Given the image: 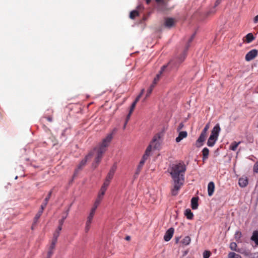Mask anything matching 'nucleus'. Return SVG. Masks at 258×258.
Segmentation results:
<instances>
[{
  "mask_svg": "<svg viewBox=\"0 0 258 258\" xmlns=\"http://www.w3.org/2000/svg\"><path fill=\"white\" fill-rule=\"evenodd\" d=\"M211 255V252L210 251L206 250L203 252L204 258H209Z\"/></svg>",
  "mask_w": 258,
  "mask_h": 258,
  "instance_id": "38",
  "label": "nucleus"
},
{
  "mask_svg": "<svg viewBox=\"0 0 258 258\" xmlns=\"http://www.w3.org/2000/svg\"><path fill=\"white\" fill-rule=\"evenodd\" d=\"M109 183H108L107 181H104L102 186L101 187V189L99 192L98 196L103 198V196L107 189V188L108 186L109 185Z\"/></svg>",
  "mask_w": 258,
  "mask_h": 258,
  "instance_id": "10",
  "label": "nucleus"
},
{
  "mask_svg": "<svg viewBox=\"0 0 258 258\" xmlns=\"http://www.w3.org/2000/svg\"><path fill=\"white\" fill-rule=\"evenodd\" d=\"M96 210V209L92 208L89 215L94 217L95 213Z\"/></svg>",
  "mask_w": 258,
  "mask_h": 258,
  "instance_id": "42",
  "label": "nucleus"
},
{
  "mask_svg": "<svg viewBox=\"0 0 258 258\" xmlns=\"http://www.w3.org/2000/svg\"><path fill=\"white\" fill-rule=\"evenodd\" d=\"M255 39V37L251 33H248L245 37L243 41L246 43H249Z\"/></svg>",
  "mask_w": 258,
  "mask_h": 258,
  "instance_id": "13",
  "label": "nucleus"
},
{
  "mask_svg": "<svg viewBox=\"0 0 258 258\" xmlns=\"http://www.w3.org/2000/svg\"><path fill=\"white\" fill-rule=\"evenodd\" d=\"M96 210V209L92 208L89 215L94 217L95 213Z\"/></svg>",
  "mask_w": 258,
  "mask_h": 258,
  "instance_id": "43",
  "label": "nucleus"
},
{
  "mask_svg": "<svg viewBox=\"0 0 258 258\" xmlns=\"http://www.w3.org/2000/svg\"><path fill=\"white\" fill-rule=\"evenodd\" d=\"M187 136V134L185 131H182L179 132L178 136L176 138V142L177 143L180 142L183 139L186 138Z\"/></svg>",
  "mask_w": 258,
  "mask_h": 258,
  "instance_id": "16",
  "label": "nucleus"
},
{
  "mask_svg": "<svg viewBox=\"0 0 258 258\" xmlns=\"http://www.w3.org/2000/svg\"><path fill=\"white\" fill-rule=\"evenodd\" d=\"M217 139V138L213 137V136L210 135L207 142V145L209 147H213L215 145Z\"/></svg>",
  "mask_w": 258,
  "mask_h": 258,
  "instance_id": "20",
  "label": "nucleus"
},
{
  "mask_svg": "<svg viewBox=\"0 0 258 258\" xmlns=\"http://www.w3.org/2000/svg\"><path fill=\"white\" fill-rule=\"evenodd\" d=\"M59 235V233L58 231H55L54 232L53 235V238H52V239L51 241V242H53V245L54 244V243H56L57 241V238L58 237Z\"/></svg>",
  "mask_w": 258,
  "mask_h": 258,
  "instance_id": "26",
  "label": "nucleus"
},
{
  "mask_svg": "<svg viewBox=\"0 0 258 258\" xmlns=\"http://www.w3.org/2000/svg\"><path fill=\"white\" fill-rule=\"evenodd\" d=\"M174 23V19L172 18H167L165 20V26L168 28L172 27Z\"/></svg>",
  "mask_w": 258,
  "mask_h": 258,
  "instance_id": "12",
  "label": "nucleus"
},
{
  "mask_svg": "<svg viewBox=\"0 0 258 258\" xmlns=\"http://www.w3.org/2000/svg\"><path fill=\"white\" fill-rule=\"evenodd\" d=\"M174 231V229L173 228L168 229L164 236V240L166 241H169L173 236Z\"/></svg>",
  "mask_w": 258,
  "mask_h": 258,
  "instance_id": "8",
  "label": "nucleus"
},
{
  "mask_svg": "<svg viewBox=\"0 0 258 258\" xmlns=\"http://www.w3.org/2000/svg\"><path fill=\"white\" fill-rule=\"evenodd\" d=\"M215 190V184L213 181H211L208 185V192L209 196L213 195Z\"/></svg>",
  "mask_w": 258,
  "mask_h": 258,
  "instance_id": "11",
  "label": "nucleus"
},
{
  "mask_svg": "<svg viewBox=\"0 0 258 258\" xmlns=\"http://www.w3.org/2000/svg\"><path fill=\"white\" fill-rule=\"evenodd\" d=\"M143 166H141V165H140V164L138 165V168L136 170V174H135L136 175H139V173L140 172L141 170L142 169Z\"/></svg>",
  "mask_w": 258,
  "mask_h": 258,
  "instance_id": "40",
  "label": "nucleus"
},
{
  "mask_svg": "<svg viewBox=\"0 0 258 258\" xmlns=\"http://www.w3.org/2000/svg\"><path fill=\"white\" fill-rule=\"evenodd\" d=\"M136 103H135L134 102L132 103V105H131V108H130V111H131V113H132L133 111H134L135 107H136Z\"/></svg>",
  "mask_w": 258,
  "mask_h": 258,
  "instance_id": "45",
  "label": "nucleus"
},
{
  "mask_svg": "<svg viewBox=\"0 0 258 258\" xmlns=\"http://www.w3.org/2000/svg\"><path fill=\"white\" fill-rule=\"evenodd\" d=\"M195 35H196V33H194L192 35V36L190 37V38H189V39L188 41V42L186 46L185 50L183 52V53L180 55V56L177 58V60L176 61L171 60L169 62L170 65L175 64V66H176L177 64H179V63H181L182 62H183L184 61V60L185 58V56H186V51H187V50L189 47V45H190L189 44L190 42H191V41L194 39V38L195 36Z\"/></svg>",
  "mask_w": 258,
  "mask_h": 258,
  "instance_id": "3",
  "label": "nucleus"
},
{
  "mask_svg": "<svg viewBox=\"0 0 258 258\" xmlns=\"http://www.w3.org/2000/svg\"><path fill=\"white\" fill-rule=\"evenodd\" d=\"M46 118L47 119V120L50 122H51L52 120V118L50 116H48V117H46Z\"/></svg>",
  "mask_w": 258,
  "mask_h": 258,
  "instance_id": "53",
  "label": "nucleus"
},
{
  "mask_svg": "<svg viewBox=\"0 0 258 258\" xmlns=\"http://www.w3.org/2000/svg\"><path fill=\"white\" fill-rule=\"evenodd\" d=\"M152 147H153V146L150 143V144L147 147L145 152L150 155Z\"/></svg>",
  "mask_w": 258,
  "mask_h": 258,
  "instance_id": "37",
  "label": "nucleus"
},
{
  "mask_svg": "<svg viewBox=\"0 0 258 258\" xmlns=\"http://www.w3.org/2000/svg\"><path fill=\"white\" fill-rule=\"evenodd\" d=\"M157 2H160L162 0H155Z\"/></svg>",
  "mask_w": 258,
  "mask_h": 258,
  "instance_id": "60",
  "label": "nucleus"
},
{
  "mask_svg": "<svg viewBox=\"0 0 258 258\" xmlns=\"http://www.w3.org/2000/svg\"><path fill=\"white\" fill-rule=\"evenodd\" d=\"M240 142H233L231 143L230 149L232 151H235Z\"/></svg>",
  "mask_w": 258,
  "mask_h": 258,
  "instance_id": "30",
  "label": "nucleus"
},
{
  "mask_svg": "<svg viewBox=\"0 0 258 258\" xmlns=\"http://www.w3.org/2000/svg\"><path fill=\"white\" fill-rule=\"evenodd\" d=\"M237 244L235 242H231L230 244V248L231 250L234 251L237 250Z\"/></svg>",
  "mask_w": 258,
  "mask_h": 258,
  "instance_id": "35",
  "label": "nucleus"
},
{
  "mask_svg": "<svg viewBox=\"0 0 258 258\" xmlns=\"http://www.w3.org/2000/svg\"><path fill=\"white\" fill-rule=\"evenodd\" d=\"M198 197H194L191 199V208L193 210H196L198 207Z\"/></svg>",
  "mask_w": 258,
  "mask_h": 258,
  "instance_id": "18",
  "label": "nucleus"
},
{
  "mask_svg": "<svg viewBox=\"0 0 258 258\" xmlns=\"http://www.w3.org/2000/svg\"><path fill=\"white\" fill-rule=\"evenodd\" d=\"M208 130L207 129H206V128H204L203 129V130L202 131V132L204 133H206V134H207V132H208Z\"/></svg>",
  "mask_w": 258,
  "mask_h": 258,
  "instance_id": "56",
  "label": "nucleus"
},
{
  "mask_svg": "<svg viewBox=\"0 0 258 258\" xmlns=\"http://www.w3.org/2000/svg\"><path fill=\"white\" fill-rule=\"evenodd\" d=\"M207 134L202 132L199 138L196 141V146L197 147H200L203 145V143L206 140Z\"/></svg>",
  "mask_w": 258,
  "mask_h": 258,
  "instance_id": "6",
  "label": "nucleus"
},
{
  "mask_svg": "<svg viewBox=\"0 0 258 258\" xmlns=\"http://www.w3.org/2000/svg\"><path fill=\"white\" fill-rule=\"evenodd\" d=\"M221 131V128L220 127V125L219 123H217L215 125V126L213 127L212 130L211 136H213V137L216 138L218 139L219 136V133Z\"/></svg>",
  "mask_w": 258,
  "mask_h": 258,
  "instance_id": "9",
  "label": "nucleus"
},
{
  "mask_svg": "<svg viewBox=\"0 0 258 258\" xmlns=\"http://www.w3.org/2000/svg\"><path fill=\"white\" fill-rule=\"evenodd\" d=\"M154 88V85L152 84L150 88L147 90L146 97H148L152 92L153 88Z\"/></svg>",
  "mask_w": 258,
  "mask_h": 258,
  "instance_id": "34",
  "label": "nucleus"
},
{
  "mask_svg": "<svg viewBox=\"0 0 258 258\" xmlns=\"http://www.w3.org/2000/svg\"><path fill=\"white\" fill-rule=\"evenodd\" d=\"M258 54V51L253 49L249 51L245 55V59L246 61H249L254 59Z\"/></svg>",
  "mask_w": 258,
  "mask_h": 258,
  "instance_id": "5",
  "label": "nucleus"
},
{
  "mask_svg": "<svg viewBox=\"0 0 258 258\" xmlns=\"http://www.w3.org/2000/svg\"><path fill=\"white\" fill-rule=\"evenodd\" d=\"M161 143V136L160 134H156L153 138L151 144L153 146L154 149H158Z\"/></svg>",
  "mask_w": 258,
  "mask_h": 258,
  "instance_id": "4",
  "label": "nucleus"
},
{
  "mask_svg": "<svg viewBox=\"0 0 258 258\" xmlns=\"http://www.w3.org/2000/svg\"><path fill=\"white\" fill-rule=\"evenodd\" d=\"M132 113H131V111H129V113H128V115H127V116H126V121H125V124H124V127H125V125H126V123H127V122L128 120L130 119V116H131V115Z\"/></svg>",
  "mask_w": 258,
  "mask_h": 258,
  "instance_id": "46",
  "label": "nucleus"
},
{
  "mask_svg": "<svg viewBox=\"0 0 258 258\" xmlns=\"http://www.w3.org/2000/svg\"><path fill=\"white\" fill-rule=\"evenodd\" d=\"M55 231H58V232H59V233H60V231L61 230H59V229H58V228H57V229H56Z\"/></svg>",
  "mask_w": 258,
  "mask_h": 258,
  "instance_id": "61",
  "label": "nucleus"
},
{
  "mask_svg": "<svg viewBox=\"0 0 258 258\" xmlns=\"http://www.w3.org/2000/svg\"><path fill=\"white\" fill-rule=\"evenodd\" d=\"M93 217L89 215L87 217V221L91 222L92 223Z\"/></svg>",
  "mask_w": 258,
  "mask_h": 258,
  "instance_id": "49",
  "label": "nucleus"
},
{
  "mask_svg": "<svg viewBox=\"0 0 258 258\" xmlns=\"http://www.w3.org/2000/svg\"><path fill=\"white\" fill-rule=\"evenodd\" d=\"M69 209H68L66 211V214L65 216H63L61 218V219L59 220L58 221L59 224H60V225H63L64 221L66 218L67 217L68 214H69Z\"/></svg>",
  "mask_w": 258,
  "mask_h": 258,
  "instance_id": "33",
  "label": "nucleus"
},
{
  "mask_svg": "<svg viewBox=\"0 0 258 258\" xmlns=\"http://www.w3.org/2000/svg\"><path fill=\"white\" fill-rule=\"evenodd\" d=\"M221 3L220 1H218L217 0L216 1L215 4V6H214V8H213V9L211 11H210L208 13V15H209L210 14H214L216 12V10H215V7H216L218 5H219V4Z\"/></svg>",
  "mask_w": 258,
  "mask_h": 258,
  "instance_id": "31",
  "label": "nucleus"
},
{
  "mask_svg": "<svg viewBox=\"0 0 258 258\" xmlns=\"http://www.w3.org/2000/svg\"><path fill=\"white\" fill-rule=\"evenodd\" d=\"M166 68V66H163L162 68H161V71H160L159 73L158 74L156 77L154 78V81H153V84H154V86H155V85L157 83L158 81L160 79V76L162 74V73H163V72L164 71V69H165Z\"/></svg>",
  "mask_w": 258,
  "mask_h": 258,
  "instance_id": "19",
  "label": "nucleus"
},
{
  "mask_svg": "<svg viewBox=\"0 0 258 258\" xmlns=\"http://www.w3.org/2000/svg\"><path fill=\"white\" fill-rule=\"evenodd\" d=\"M145 1L147 4H149L151 2V0H145Z\"/></svg>",
  "mask_w": 258,
  "mask_h": 258,
  "instance_id": "59",
  "label": "nucleus"
},
{
  "mask_svg": "<svg viewBox=\"0 0 258 258\" xmlns=\"http://www.w3.org/2000/svg\"><path fill=\"white\" fill-rule=\"evenodd\" d=\"M150 155L147 153H145V154H144L143 157H142V159L144 160H145L146 161L147 160V159L148 158V157H149Z\"/></svg>",
  "mask_w": 258,
  "mask_h": 258,
  "instance_id": "44",
  "label": "nucleus"
},
{
  "mask_svg": "<svg viewBox=\"0 0 258 258\" xmlns=\"http://www.w3.org/2000/svg\"><path fill=\"white\" fill-rule=\"evenodd\" d=\"M238 184L241 187H245L248 184L247 177H241L239 179Z\"/></svg>",
  "mask_w": 258,
  "mask_h": 258,
  "instance_id": "17",
  "label": "nucleus"
},
{
  "mask_svg": "<svg viewBox=\"0 0 258 258\" xmlns=\"http://www.w3.org/2000/svg\"><path fill=\"white\" fill-rule=\"evenodd\" d=\"M204 128L208 130L209 128V123L207 124L204 127Z\"/></svg>",
  "mask_w": 258,
  "mask_h": 258,
  "instance_id": "55",
  "label": "nucleus"
},
{
  "mask_svg": "<svg viewBox=\"0 0 258 258\" xmlns=\"http://www.w3.org/2000/svg\"><path fill=\"white\" fill-rule=\"evenodd\" d=\"M241 232L240 231H237L235 233V238L237 242H239L241 237Z\"/></svg>",
  "mask_w": 258,
  "mask_h": 258,
  "instance_id": "32",
  "label": "nucleus"
},
{
  "mask_svg": "<svg viewBox=\"0 0 258 258\" xmlns=\"http://www.w3.org/2000/svg\"><path fill=\"white\" fill-rule=\"evenodd\" d=\"M191 239L189 236H185L181 241V242L184 245H188L190 242Z\"/></svg>",
  "mask_w": 258,
  "mask_h": 258,
  "instance_id": "25",
  "label": "nucleus"
},
{
  "mask_svg": "<svg viewBox=\"0 0 258 258\" xmlns=\"http://www.w3.org/2000/svg\"><path fill=\"white\" fill-rule=\"evenodd\" d=\"M253 171L254 172L258 173V161L254 165Z\"/></svg>",
  "mask_w": 258,
  "mask_h": 258,
  "instance_id": "41",
  "label": "nucleus"
},
{
  "mask_svg": "<svg viewBox=\"0 0 258 258\" xmlns=\"http://www.w3.org/2000/svg\"><path fill=\"white\" fill-rule=\"evenodd\" d=\"M242 254H244L245 255H246V256H248V255H250V252L249 250H244Z\"/></svg>",
  "mask_w": 258,
  "mask_h": 258,
  "instance_id": "47",
  "label": "nucleus"
},
{
  "mask_svg": "<svg viewBox=\"0 0 258 258\" xmlns=\"http://www.w3.org/2000/svg\"><path fill=\"white\" fill-rule=\"evenodd\" d=\"M253 22L255 24H256L258 23V15H256L254 18H253Z\"/></svg>",
  "mask_w": 258,
  "mask_h": 258,
  "instance_id": "50",
  "label": "nucleus"
},
{
  "mask_svg": "<svg viewBox=\"0 0 258 258\" xmlns=\"http://www.w3.org/2000/svg\"><path fill=\"white\" fill-rule=\"evenodd\" d=\"M56 243H54L53 245V242H51L50 245L49 246L48 251L47 252V258H50L51 255L53 254V251L54 249L55 248Z\"/></svg>",
  "mask_w": 258,
  "mask_h": 258,
  "instance_id": "21",
  "label": "nucleus"
},
{
  "mask_svg": "<svg viewBox=\"0 0 258 258\" xmlns=\"http://www.w3.org/2000/svg\"><path fill=\"white\" fill-rule=\"evenodd\" d=\"M52 190H51L49 192L47 196L44 199L43 203L41 205V208L42 209H44L45 208V207H46V206H47V204L48 203V201H49V199L50 198V197H51V196L52 195Z\"/></svg>",
  "mask_w": 258,
  "mask_h": 258,
  "instance_id": "14",
  "label": "nucleus"
},
{
  "mask_svg": "<svg viewBox=\"0 0 258 258\" xmlns=\"http://www.w3.org/2000/svg\"><path fill=\"white\" fill-rule=\"evenodd\" d=\"M186 170V166L183 161L173 164L170 168V173L174 181V186L171 189L172 196L178 194L184 181V174Z\"/></svg>",
  "mask_w": 258,
  "mask_h": 258,
  "instance_id": "2",
  "label": "nucleus"
},
{
  "mask_svg": "<svg viewBox=\"0 0 258 258\" xmlns=\"http://www.w3.org/2000/svg\"><path fill=\"white\" fill-rule=\"evenodd\" d=\"M183 126H184V125H183V123L181 122V123H179V124L177 127V131H180L183 128Z\"/></svg>",
  "mask_w": 258,
  "mask_h": 258,
  "instance_id": "48",
  "label": "nucleus"
},
{
  "mask_svg": "<svg viewBox=\"0 0 258 258\" xmlns=\"http://www.w3.org/2000/svg\"><path fill=\"white\" fill-rule=\"evenodd\" d=\"M243 250H244L242 249L238 248V249H237V250L236 251H237L238 252H239V253H242Z\"/></svg>",
  "mask_w": 258,
  "mask_h": 258,
  "instance_id": "52",
  "label": "nucleus"
},
{
  "mask_svg": "<svg viewBox=\"0 0 258 258\" xmlns=\"http://www.w3.org/2000/svg\"><path fill=\"white\" fill-rule=\"evenodd\" d=\"M217 1H220V2H221V0H217Z\"/></svg>",
  "mask_w": 258,
  "mask_h": 258,
  "instance_id": "62",
  "label": "nucleus"
},
{
  "mask_svg": "<svg viewBox=\"0 0 258 258\" xmlns=\"http://www.w3.org/2000/svg\"><path fill=\"white\" fill-rule=\"evenodd\" d=\"M228 258H242L241 255L233 252H230L228 255Z\"/></svg>",
  "mask_w": 258,
  "mask_h": 258,
  "instance_id": "28",
  "label": "nucleus"
},
{
  "mask_svg": "<svg viewBox=\"0 0 258 258\" xmlns=\"http://www.w3.org/2000/svg\"><path fill=\"white\" fill-rule=\"evenodd\" d=\"M139 13L137 10L132 11L130 14V18L132 19H134L136 17L139 16Z\"/></svg>",
  "mask_w": 258,
  "mask_h": 258,
  "instance_id": "29",
  "label": "nucleus"
},
{
  "mask_svg": "<svg viewBox=\"0 0 258 258\" xmlns=\"http://www.w3.org/2000/svg\"><path fill=\"white\" fill-rule=\"evenodd\" d=\"M91 222L86 221L85 230L86 232H88L91 227Z\"/></svg>",
  "mask_w": 258,
  "mask_h": 258,
  "instance_id": "36",
  "label": "nucleus"
},
{
  "mask_svg": "<svg viewBox=\"0 0 258 258\" xmlns=\"http://www.w3.org/2000/svg\"><path fill=\"white\" fill-rule=\"evenodd\" d=\"M112 139V134H109L102 140V142L99 145L98 147L94 148L93 151L88 154L84 159H83L79 165L77 166L75 172L77 173L79 170H81L85 165L88 159L91 158L94 155L95 156L94 162L92 164V166L96 168L100 163L103 156V154L107 150Z\"/></svg>",
  "mask_w": 258,
  "mask_h": 258,
  "instance_id": "1",
  "label": "nucleus"
},
{
  "mask_svg": "<svg viewBox=\"0 0 258 258\" xmlns=\"http://www.w3.org/2000/svg\"><path fill=\"white\" fill-rule=\"evenodd\" d=\"M43 210H44V209H42L40 207V210H39V211L36 214V215L35 216V217L34 218V221H33V223L32 226V228H33L34 225H35L37 223L39 218L40 217V216H41L42 214L43 213Z\"/></svg>",
  "mask_w": 258,
  "mask_h": 258,
  "instance_id": "15",
  "label": "nucleus"
},
{
  "mask_svg": "<svg viewBox=\"0 0 258 258\" xmlns=\"http://www.w3.org/2000/svg\"><path fill=\"white\" fill-rule=\"evenodd\" d=\"M184 215L186 217V218L189 220L192 219L194 217V214L192 213L191 210L189 209H187L185 210L184 212Z\"/></svg>",
  "mask_w": 258,
  "mask_h": 258,
  "instance_id": "23",
  "label": "nucleus"
},
{
  "mask_svg": "<svg viewBox=\"0 0 258 258\" xmlns=\"http://www.w3.org/2000/svg\"><path fill=\"white\" fill-rule=\"evenodd\" d=\"M144 91V89H143L142 90V92L137 97V98H136L135 100L134 101L135 103H137V102L139 101V100H140L141 96L142 95V94L143 93V92Z\"/></svg>",
  "mask_w": 258,
  "mask_h": 258,
  "instance_id": "39",
  "label": "nucleus"
},
{
  "mask_svg": "<svg viewBox=\"0 0 258 258\" xmlns=\"http://www.w3.org/2000/svg\"><path fill=\"white\" fill-rule=\"evenodd\" d=\"M125 239L126 240H130V239H131V237H130V236H126V237H125Z\"/></svg>",
  "mask_w": 258,
  "mask_h": 258,
  "instance_id": "58",
  "label": "nucleus"
},
{
  "mask_svg": "<svg viewBox=\"0 0 258 258\" xmlns=\"http://www.w3.org/2000/svg\"><path fill=\"white\" fill-rule=\"evenodd\" d=\"M138 9L139 10H142L144 9V7L143 6L140 5L138 7Z\"/></svg>",
  "mask_w": 258,
  "mask_h": 258,
  "instance_id": "57",
  "label": "nucleus"
},
{
  "mask_svg": "<svg viewBox=\"0 0 258 258\" xmlns=\"http://www.w3.org/2000/svg\"><path fill=\"white\" fill-rule=\"evenodd\" d=\"M103 198L102 197H100L99 196H97V198L94 203V204L93 205V207L92 208H95V209H97L98 206H99L100 202L101 201V200H102Z\"/></svg>",
  "mask_w": 258,
  "mask_h": 258,
  "instance_id": "27",
  "label": "nucleus"
},
{
  "mask_svg": "<svg viewBox=\"0 0 258 258\" xmlns=\"http://www.w3.org/2000/svg\"><path fill=\"white\" fill-rule=\"evenodd\" d=\"M116 169V166L114 165L110 169L104 181H107L108 183H110V182L113 178Z\"/></svg>",
  "mask_w": 258,
  "mask_h": 258,
  "instance_id": "7",
  "label": "nucleus"
},
{
  "mask_svg": "<svg viewBox=\"0 0 258 258\" xmlns=\"http://www.w3.org/2000/svg\"><path fill=\"white\" fill-rule=\"evenodd\" d=\"M145 160H144L142 159V160H141V161L140 162V163L139 164L141 165V166H143L145 162Z\"/></svg>",
  "mask_w": 258,
  "mask_h": 258,
  "instance_id": "51",
  "label": "nucleus"
},
{
  "mask_svg": "<svg viewBox=\"0 0 258 258\" xmlns=\"http://www.w3.org/2000/svg\"><path fill=\"white\" fill-rule=\"evenodd\" d=\"M62 226V225H60V224H59V226L57 227L58 229H59V230H61Z\"/></svg>",
  "mask_w": 258,
  "mask_h": 258,
  "instance_id": "54",
  "label": "nucleus"
},
{
  "mask_svg": "<svg viewBox=\"0 0 258 258\" xmlns=\"http://www.w3.org/2000/svg\"><path fill=\"white\" fill-rule=\"evenodd\" d=\"M251 240L253 241L256 245H258V231H254L251 237Z\"/></svg>",
  "mask_w": 258,
  "mask_h": 258,
  "instance_id": "24",
  "label": "nucleus"
},
{
  "mask_svg": "<svg viewBox=\"0 0 258 258\" xmlns=\"http://www.w3.org/2000/svg\"><path fill=\"white\" fill-rule=\"evenodd\" d=\"M209 154V150L206 147L204 148L202 150L203 160V161L206 160L208 159Z\"/></svg>",
  "mask_w": 258,
  "mask_h": 258,
  "instance_id": "22",
  "label": "nucleus"
}]
</instances>
